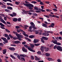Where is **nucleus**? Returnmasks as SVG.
I'll list each match as a JSON object with an SVG mask.
<instances>
[{
  "instance_id": "052dcab7",
  "label": "nucleus",
  "mask_w": 62,
  "mask_h": 62,
  "mask_svg": "<svg viewBox=\"0 0 62 62\" xmlns=\"http://www.w3.org/2000/svg\"><path fill=\"white\" fill-rule=\"evenodd\" d=\"M45 3L46 4H49L50 3V2H49V1H46L45 2Z\"/></svg>"
},
{
  "instance_id": "6e6d98bb",
  "label": "nucleus",
  "mask_w": 62,
  "mask_h": 62,
  "mask_svg": "<svg viewBox=\"0 0 62 62\" xmlns=\"http://www.w3.org/2000/svg\"><path fill=\"white\" fill-rule=\"evenodd\" d=\"M46 10L47 11H49V12H50V11H52V10H50L48 9H46Z\"/></svg>"
},
{
  "instance_id": "5701e85b",
  "label": "nucleus",
  "mask_w": 62,
  "mask_h": 62,
  "mask_svg": "<svg viewBox=\"0 0 62 62\" xmlns=\"http://www.w3.org/2000/svg\"><path fill=\"white\" fill-rule=\"evenodd\" d=\"M54 23H52L51 24V26L52 28H54Z\"/></svg>"
},
{
  "instance_id": "aec40b11",
  "label": "nucleus",
  "mask_w": 62,
  "mask_h": 62,
  "mask_svg": "<svg viewBox=\"0 0 62 62\" xmlns=\"http://www.w3.org/2000/svg\"><path fill=\"white\" fill-rule=\"evenodd\" d=\"M2 1H4V2H7V1L10 2H12V1H11V0H2Z\"/></svg>"
},
{
  "instance_id": "680f3d73",
  "label": "nucleus",
  "mask_w": 62,
  "mask_h": 62,
  "mask_svg": "<svg viewBox=\"0 0 62 62\" xmlns=\"http://www.w3.org/2000/svg\"><path fill=\"white\" fill-rule=\"evenodd\" d=\"M11 46H16V45L14 44H11Z\"/></svg>"
},
{
  "instance_id": "473e14b6",
  "label": "nucleus",
  "mask_w": 62,
  "mask_h": 62,
  "mask_svg": "<svg viewBox=\"0 0 62 62\" xmlns=\"http://www.w3.org/2000/svg\"><path fill=\"white\" fill-rule=\"evenodd\" d=\"M39 32L37 30L35 31V33L36 34H38Z\"/></svg>"
},
{
  "instance_id": "393cba45",
  "label": "nucleus",
  "mask_w": 62,
  "mask_h": 62,
  "mask_svg": "<svg viewBox=\"0 0 62 62\" xmlns=\"http://www.w3.org/2000/svg\"><path fill=\"white\" fill-rule=\"evenodd\" d=\"M14 42L15 43H16V44H17L19 43H20V42L19 41H15Z\"/></svg>"
},
{
  "instance_id": "774afa93",
  "label": "nucleus",
  "mask_w": 62,
  "mask_h": 62,
  "mask_svg": "<svg viewBox=\"0 0 62 62\" xmlns=\"http://www.w3.org/2000/svg\"><path fill=\"white\" fill-rule=\"evenodd\" d=\"M15 3H16V5H18L19 4V3L18 2H17V1H16L15 2Z\"/></svg>"
},
{
  "instance_id": "8fccbe9b",
  "label": "nucleus",
  "mask_w": 62,
  "mask_h": 62,
  "mask_svg": "<svg viewBox=\"0 0 62 62\" xmlns=\"http://www.w3.org/2000/svg\"><path fill=\"white\" fill-rule=\"evenodd\" d=\"M15 28L17 29H19L20 28V26H16L15 27Z\"/></svg>"
},
{
  "instance_id": "2eb2a0df",
  "label": "nucleus",
  "mask_w": 62,
  "mask_h": 62,
  "mask_svg": "<svg viewBox=\"0 0 62 62\" xmlns=\"http://www.w3.org/2000/svg\"><path fill=\"white\" fill-rule=\"evenodd\" d=\"M47 59L48 60L50 61H53L54 60L52 58H47Z\"/></svg>"
},
{
  "instance_id": "4d7b16f0",
  "label": "nucleus",
  "mask_w": 62,
  "mask_h": 62,
  "mask_svg": "<svg viewBox=\"0 0 62 62\" xmlns=\"http://www.w3.org/2000/svg\"><path fill=\"white\" fill-rule=\"evenodd\" d=\"M17 32L18 33H19L20 32V29H17Z\"/></svg>"
},
{
  "instance_id": "e2e57ef3",
  "label": "nucleus",
  "mask_w": 62,
  "mask_h": 62,
  "mask_svg": "<svg viewBox=\"0 0 62 62\" xmlns=\"http://www.w3.org/2000/svg\"><path fill=\"white\" fill-rule=\"evenodd\" d=\"M4 41L5 42H6V43H8V41L7 39H6Z\"/></svg>"
},
{
  "instance_id": "de8ad7c7",
  "label": "nucleus",
  "mask_w": 62,
  "mask_h": 62,
  "mask_svg": "<svg viewBox=\"0 0 62 62\" xmlns=\"http://www.w3.org/2000/svg\"><path fill=\"white\" fill-rule=\"evenodd\" d=\"M13 14L14 15V16H16V14L15 13H13Z\"/></svg>"
},
{
  "instance_id": "c85d7f7f",
  "label": "nucleus",
  "mask_w": 62,
  "mask_h": 62,
  "mask_svg": "<svg viewBox=\"0 0 62 62\" xmlns=\"http://www.w3.org/2000/svg\"><path fill=\"white\" fill-rule=\"evenodd\" d=\"M35 12L37 13H40L41 12V11L36 10L35 11Z\"/></svg>"
},
{
  "instance_id": "4468645a",
  "label": "nucleus",
  "mask_w": 62,
  "mask_h": 62,
  "mask_svg": "<svg viewBox=\"0 0 62 62\" xmlns=\"http://www.w3.org/2000/svg\"><path fill=\"white\" fill-rule=\"evenodd\" d=\"M1 22H2L3 23H4V24H7V23H6V22L3 19H1Z\"/></svg>"
},
{
  "instance_id": "f704fd0d",
  "label": "nucleus",
  "mask_w": 62,
  "mask_h": 62,
  "mask_svg": "<svg viewBox=\"0 0 62 62\" xmlns=\"http://www.w3.org/2000/svg\"><path fill=\"white\" fill-rule=\"evenodd\" d=\"M34 37L33 35H31L29 36V38H31V39H32Z\"/></svg>"
},
{
  "instance_id": "ddd939ff",
  "label": "nucleus",
  "mask_w": 62,
  "mask_h": 62,
  "mask_svg": "<svg viewBox=\"0 0 62 62\" xmlns=\"http://www.w3.org/2000/svg\"><path fill=\"white\" fill-rule=\"evenodd\" d=\"M42 26L44 27H45L46 28H48V26H47V25L45 23H43Z\"/></svg>"
},
{
  "instance_id": "ea45409f",
  "label": "nucleus",
  "mask_w": 62,
  "mask_h": 62,
  "mask_svg": "<svg viewBox=\"0 0 62 62\" xmlns=\"http://www.w3.org/2000/svg\"><path fill=\"white\" fill-rule=\"evenodd\" d=\"M31 59L32 60H34V56H31Z\"/></svg>"
},
{
  "instance_id": "f257e3e1",
  "label": "nucleus",
  "mask_w": 62,
  "mask_h": 62,
  "mask_svg": "<svg viewBox=\"0 0 62 62\" xmlns=\"http://www.w3.org/2000/svg\"><path fill=\"white\" fill-rule=\"evenodd\" d=\"M23 4L24 5V6L29 7L28 8L29 9H30L31 10V9H33V8H34V5L31 4L23 3ZM31 7H32V8Z\"/></svg>"
},
{
  "instance_id": "a19ab883",
  "label": "nucleus",
  "mask_w": 62,
  "mask_h": 62,
  "mask_svg": "<svg viewBox=\"0 0 62 62\" xmlns=\"http://www.w3.org/2000/svg\"><path fill=\"white\" fill-rule=\"evenodd\" d=\"M40 45V44H34V45L35 46H39Z\"/></svg>"
},
{
  "instance_id": "a18cd8bd",
  "label": "nucleus",
  "mask_w": 62,
  "mask_h": 62,
  "mask_svg": "<svg viewBox=\"0 0 62 62\" xmlns=\"http://www.w3.org/2000/svg\"><path fill=\"white\" fill-rule=\"evenodd\" d=\"M0 45L1 46H4V45L3 44V43H0Z\"/></svg>"
},
{
  "instance_id": "338daca9",
  "label": "nucleus",
  "mask_w": 62,
  "mask_h": 62,
  "mask_svg": "<svg viewBox=\"0 0 62 62\" xmlns=\"http://www.w3.org/2000/svg\"><path fill=\"white\" fill-rule=\"evenodd\" d=\"M22 44H26V42H22Z\"/></svg>"
},
{
  "instance_id": "dca6fc26",
  "label": "nucleus",
  "mask_w": 62,
  "mask_h": 62,
  "mask_svg": "<svg viewBox=\"0 0 62 62\" xmlns=\"http://www.w3.org/2000/svg\"><path fill=\"white\" fill-rule=\"evenodd\" d=\"M2 51L3 54H5L7 52V49H4L2 50Z\"/></svg>"
},
{
  "instance_id": "864d4df0",
  "label": "nucleus",
  "mask_w": 62,
  "mask_h": 62,
  "mask_svg": "<svg viewBox=\"0 0 62 62\" xmlns=\"http://www.w3.org/2000/svg\"><path fill=\"white\" fill-rule=\"evenodd\" d=\"M18 22H20V21H21V18H19L18 19Z\"/></svg>"
},
{
  "instance_id": "1a4fd4ad",
  "label": "nucleus",
  "mask_w": 62,
  "mask_h": 62,
  "mask_svg": "<svg viewBox=\"0 0 62 62\" xmlns=\"http://www.w3.org/2000/svg\"><path fill=\"white\" fill-rule=\"evenodd\" d=\"M42 34L43 36H48L49 35V34L47 32L44 33H42Z\"/></svg>"
},
{
  "instance_id": "cd10ccee",
  "label": "nucleus",
  "mask_w": 62,
  "mask_h": 62,
  "mask_svg": "<svg viewBox=\"0 0 62 62\" xmlns=\"http://www.w3.org/2000/svg\"><path fill=\"white\" fill-rule=\"evenodd\" d=\"M46 56H49L50 54L49 53H47L46 54Z\"/></svg>"
},
{
  "instance_id": "3c124183",
  "label": "nucleus",
  "mask_w": 62,
  "mask_h": 62,
  "mask_svg": "<svg viewBox=\"0 0 62 62\" xmlns=\"http://www.w3.org/2000/svg\"><path fill=\"white\" fill-rule=\"evenodd\" d=\"M33 15V16H38V14H37L35 13Z\"/></svg>"
},
{
  "instance_id": "0eeeda50",
  "label": "nucleus",
  "mask_w": 62,
  "mask_h": 62,
  "mask_svg": "<svg viewBox=\"0 0 62 62\" xmlns=\"http://www.w3.org/2000/svg\"><path fill=\"white\" fill-rule=\"evenodd\" d=\"M0 25L1 26L0 27L2 29H5V28L3 27L5 26V25L2 24V23H0Z\"/></svg>"
},
{
  "instance_id": "603ef678",
  "label": "nucleus",
  "mask_w": 62,
  "mask_h": 62,
  "mask_svg": "<svg viewBox=\"0 0 62 62\" xmlns=\"http://www.w3.org/2000/svg\"><path fill=\"white\" fill-rule=\"evenodd\" d=\"M40 5H44V3H43L42 2H40Z\"/></svg>"
},
{
  "instance_id": "2f4dec72",
  "label": "nucleus",
  "mask_w": 62,
  "mask_h": 62,
  "mask_svg": "<svg viewBox=\"0 0 62 62\" xmlns=\"http://www.w3.org/2000/svg\"><path fill=\"white\" fill-rule=\"evenodd\" d=\"M5 30L6 32H8V33H10V31H9L7 29H5Z\"/></svg>"
},
{
  "instance_id": "09e8293b",
  "label": "nucleus",
  "mask_w": 62,
  "mask_h": 62,
  "mask_svg": "<svg viewBox=\"0 0 62 62\" xmlns=\"http://www.w3.org/2000/svg\"><path fill=\"white\" fill-rule=\"evenodd\" d=\"M57 61L58 62H61V60L59 59L57 60Z\"/></svg>"
},
{
  "instance_id": "bb28decb",
  "label": "nucleus",
  "mask_w": 62,
  "mask_h": 62,
  "mask_svg": "<svg viewBox=\"0 0 62 62\" xmlns=\"http://www.w3.org/2000/svg\"><path fill=\"white\" fill-rule=\"evenodd\" d=\"M25 38L26 39H27V40H28V41H29L30 42L31 41V40H30V39L27 38Z\"/></svg>"
},
{
  "instance_id": "a211bd4d",
  "label": "nucleus",
  "mask_w": 62,
  "mask_h": 62,
  "mask_svg": "<svg viewBox=\"0 0 62 62\" xmlns=\"http://www.w3.org/2000/svg\"><path fill=\"white\" fill-rule=\"evenodd\" d=\"M9 49L10 50H12V51H15V49L13 48L10 47L9 48Z\"/></svg>"
},
{
  "instance_id": "0e129e2a",
  "label": "nucleus",
  "mask_w": 62,
  "mask_h": 62,
  "mask_svg": "<svg viewBox=\"0 0 62 62\" xmlns=\"http://www.w3.org/2000/svg\"><path fill=\"white\" fill-rule=\"evenodd\" d=\"M7 39H8V40H9V39H10V38L8 36L7 37Z\"/></svg>"
},
{
  "instance_id": "4c0bfd02",
  "label": "nucleus",
  "mask_w": 62,
  "mask_h": 62,
  "mask_svg": "<svg viewBox=\"0 0 62 62\" xmlns=\"http://www.w3.org/2000/svg\"><path fill=\"white\" fill-rule=\"evenodd\" d=\"M23 60L24 61H25V59L21 57V58L20 60H22L23 61Z\"/></svg>"
},
{
  "instance_id": "72a5a7b5",
  "label": "nucleus",
  "mask_w": 62,
  "mask_h": 62,
  "mask_svg": "<svg viewBox=\"0 0 62 62\" xmlns=\"http://www.w3.org/2000/svg\"><path fill=\"white\" fill-rule=\"evenodd\" d=\"M1 39H3L4 41H5V40L6 39V38H4L3 37L1 38Z\"/></svg>"
},
{
  "instance_id": "f8f14e48",
  "label": "nucleus",
  "mask_w": 62,
  "mask_h": 62,
  "mask_svg": "<svg viewBox=\"0 0 62 62\" xmlns=\"http://www.w3.org/2000/svg\"><path fill=\"white\" fill-rule=\"evenodd\" d=\"M39 39H34V40L33 41V42L34 43H37V42H38L39 41Z\"/></svg>"
},
{
  "instance_id": "bf43d9fd",
  "label": "nucleus",
  "mask_w": 62,
  "mask_h": 62,
  "mask_svg": "<svg viewBox=\"0 0 62 62\" xmlns=\"http://www.w3.org/2000/svg\"><path fill=\"white\" fill-rule=\"evenodd\" d=\"M5 10L6 12H9V10L7 9H5Z\"/></svg>"
},
{
  "instance_id": "39448f33",
  "label": "nucleus",
  "mask_w": 62,
  "mask_h": 62,
  "mask_svg": "<svg viewBox=\"0 0 62 62\" xmlns=\"http://www.w3.org/2000/svg\"><path fill=\"white\" fill-rule=\"evenodd\" d=\"M16 36H17V38H18V39H21V38H23V36H22L21 35H20L19 34H16Z\"/></svg>"
},
{
  "instance_id": "58836bf2",
  "label": "nucleus",
  "mask_w": 62,
  "mask_h": 62,
  "mask_svg": "<svg viewBox=\"0 0 62 62\" xmlns=\"http://www.w3.org/2000/svg\"><path fill=\"white\" fill-rule=\"evenodd\" d=\"M23 12H24V13H25V14H27V13L26 11L25 10H23Z\"/></svg>"
},
{
  "instance_id": "c756f323",
  "label": "nucleus",
  "mask_w": 62,
  "mask_h": 62,
  "mask_svg": "<svg viewBox=\"0 0 62 62\" xmlns=\"http://www.w3.org/2000/svg\"><path fill=\"white\" fill-rule=\"evenodd\" d=\"M37 53L38 54H40V55L41 54V51H39L37 52Z\"/></svg>"
},
{
  "instance_id": "7ed1b4c3",
  "label": "nucleus",
  "mask_w": 62,
  "mask_h": 62,
  "mask_svg": "<svg viewBox=\"0 0 62 62\" xmlns=\"http://www.w3.org/2000/svg\"><path fill=\"white\" fill-rule=\"evenodd\" d=\"M30 24H31V26L32 27V28H33V29H37V28L35 27V25L33 22H31L30 23Z\"/></svg>"
},
{
  "instance_id": "20e7f679",
  "label": "nucleus",
  "mask_w": 62,
  "mask_h": 62,
  "mask_svg": "<svg viewBox=\"0 0 62 62\" xmlns=\"http://www.w3.org/2000/svg\"><path fill=\"white\" fill-rule=\"evenodd\" d=\"M52 42H53V43L54 44H56L57 45H61V43H57V40H55L54 41L52 40Z\"/></svg>"
},
{
  "instance_id": "c03bdc74",
  "label": "nucleus",
  "mask_w": 62,
  "mask_h": 62,
  "mask_svg": "<svg viewBox=\"0 0 62 62\" xmlns=\"http://www.w3.org/2000/svg\"><path fill=\"white\" fill-rule=\"evenodd\" d=\"M30 45L31 47H34L35 46L34 45L31 44H30Z\"/></svg>"
},
{
  "instance_id": "4be33fe9",
  "label": "nucleus",
  "mask_w": 62,
  "mask_h": 62,
  "mask_svg": "<svg viewBox=\"0 0 62 62\" xmlns=\"http://www.w3.org/2000/svg\"><path fill=\"white\" fill-rule=\"evenodd\" d=\"M13 21L14 22H17V20H18V19L17 18H14L13 19Z\"/></svg>"
},
{
  "instance_id": "6ab92c4d",
  "label": "nucleus",
  "mask_w": 62,
  "mask_h": 62,
  "mask_svg": "<svg viewBox=\"0 0 62 62\" xmlns=\"http://www.w3.org/2000/svg\"><path fill=\"white\" fill-rule=\"evenodd\" d=\"M42 39L44 40H48V38L47 37H42Z\"/></svg>"
},
{
  "instance_id": "9d476101",
  "label": "nucleus",
  "mask_w": 62,
  "mask_h": 62,
  "mask_svg": "<svg viewBox=\"0 0 62 62\" xmlns=\"http://www.w3.org/2000/svg\"><path fill=\"white\" fill-rule=\"evenodd\" d=\"M22 50L23 51V52H25V53H27V50L26 49H25L24 47H23L22 48Z\"/></svg>"
},
{
  "instance_id": "5fc2aeb1",
  "label": "nucleus",
  "mask_w": 62,
  "mask_h": 62,
  "mask_svg": "<svg viewBox=\"0 0 62 62\" xmlns=\"http://www.w3.org/2000/svg\"><path fill=\"white\" fill-rule=\"evenodd\" d=\"M33 28V27L32 26H30V27H29V29H32V28Z\"/></svg>"
},
{
  "instance_id": "69168bd1",
  "label": "nucleus",
  "mask_w": 62,
  "mask_h": 62,
  "mask_svg": "<svg viewBox=\"0 0 62 62\" xmlns=\"http://www.w3.org/2000/svg\"><path fill=\"white\" fill-rule=\"evenodd\" d=\"M22 32L23 34V35H24L26 34L25 32H24V31Z\"/></svg>"
},
{
  "instance_id": "423d86ee",
  "label": "nucleus",
  "mask_w": 62,
  "mask_h": 62,
  "mask_svg": "<svg viewBox=\"0 0 62 62\" xmlns=\"http://www.w3.org/2000/svg\"><path fill=\"white\" fill-rule=\"evenodd\" d=\"M32 48H33V47H28L27 48L29 50V51H31V52H35V50H33Z\"/></svg>"
},
{
  "instance_id": "9b49d317",
  "label": "nucleus",
  "mask_w": 62,
  "mask_h": 62,
  "mask_svg": "<svg viewBox=\"0 0 62 62\" xmlns=\"http://www.w3.org/2000/svg\"><path fill=\"white\" fill-rule=\"evenodd\" d=\"M13 39L15 40V39H19V40H20V41H21V38H17V37H13Z\"/></svg>"
},
{
  "instance_id": "f03ea898",
  "label": "nucleus",
  "mask_w": 62,
  "mask_h": 62,
  "mask_svg": "<svg viewBox=\"0 0 62 62\" xmlns=\"http://www.w3.org/2000/svg\"><path fill=\"white\" fill-rule=\"evenodd\" d=\"M40 50L42 52L44 51V50H45L46 52H48L49 51V48L46 47H41Z\"/></svg>"
},
{
  "instance_id": "7c9ffc66",
  "label": "nucleus",
  "mask_w": 62,
  "mask_h": 62,
  "mask_svg": "<svg viewBox=\"0 0 62 62\" xmlns=\"http://www.w3.org/2000/svg\"><path fill=\"white\" fill-rule=\"evenodd\" d=\"M17 57V58H18V59H19V60H21V57H20V55H18Z\"/></svg>"
},
{
  "instance_id": "f3484780",
  "label": "nucleus",
  "mask_w": 62,
  "mask_h": 62,
  "mask_svg": "<svg viewBox=\"0 0 62 62\" xmlns=\"http://www.w3.org/2000/svg\"><path fill=\"white\" fill-rule=\"evenodd\" d=\"M34 9H35V10H41V9H40V8H38V7H34Z\"/></svg>"
},
{
  "instance_id": "a878e982",
  "label": "nucleus",
  "mask_w": 62,
  "mask_h": 62,
  "mask_svg": "<svg viewBox=\"0 0 62 62\" xmlns=\"http://www.w3.org/2000/svg\"><path fill=\"white\" fill-rule=\"evenodd\" d=\"M10 56L11 57H12V58H14V59H16V58H15V57H14V56L13 55H10Z\"/></svg>"
},
{
  "instance_id": "b1692460",
  "label": "nucleus",
  "mask_w": 62,
  "mask_h": 62,
  "mask_svg": "<svg viewBox=\"0 0 62 62\" xmlns=\"http://www.w3.org/2000/svg\"><path fill=\"white\" fill-rule=\"evenodd\" d=\"M7 8L8 9H10V10H12L13 9L12 7L9 6L7 7Z\"/></svg>"
},
{
  "instance_id": "412c9836",
  "label": "nucleus",
  "mask_w": 62,
  "mask_h": 62,
  "mask_svg": "<svg viewBox=\"0 0 62 62\" xmlns=\"http://www.w3.org/2000/svg\"><path fill=\"white\" fill-rule=\"evenodd\" d=\"M35 60H40V58H38V57L36 56H35Z\"/></svg>"
},
{
  "instance_id": "49530a36",
  "label": "nucleus",
  "mask_w": 62,
  "mask_h": 62,
  "mask_svg": "<svg viewBox=\"0 0 62 62\" xmlns=\"http://www.w3.org/2000/svg\"><path fill=\"white\" fill-rule=\"evenodd\" d=\"M31 3H33L34 4H36V3H37V2L36 1H33L31 2Z\"/></svg>"
},
{
  "instance_id": "c9c22d12",
  "label": "nucleus",
  "mask_w": 62,
  "mask_h": 62,
  "mask_svg": "<svg viewBox=\"0 0 62 62\" xmlns=\"http://www.w3.org/2000/svg\"><path fill=\"white\" fill-rule=\"evenodd\" d=\"M41 39L42 42V43H44V42H44V41L43 40V39L42 38H41Z\"/></svg>"
},
{
  "instance_id": "13d9d810",
  "label": "nucleus",
  "mask_w": 62,
  "mask_h": 62,
  "mask_svg": "<svg viewBox=\"0 0 62 62\" xmlns=\"http://www.w3.org/2000/svg\"><path fill=\"white\" fill-rule=\"evenodd\" d=\"M28 31L30 32H32V29H30L28 30Z\"/></svg>"
},
{
  "instance_id": "6e6552de",
  "label": "nucleus",
  "mask_w": 62,
  "mask_h": 62,
  "mask_svg": "<svg viewBox=\"0 0 62 62\" xmlns=\"http://www.w3.org/2000/svg\"><path fill=\"white\" fill-rule=\"evenodd\" d=\"M56 48L60 51H62V48L60 47H56Z\"/></svg>"
},
{
  "instance_id": "37998d69",
  "label": "nucleus",
  "mask_w": 62,
  "mask_h": 62,
  "mask_svg": "<svg viewBox=\"0 0 62 62\" xmlns=\"http://www.w3.org/2000/svg\"><path fill=\"white\" fill-rule=\"evenodd\" d=\"M47 33H53V31H47Z\"/></svg>"
},
{
  "instance_id": "e433bc0d",
  "label": "nucleus",
  "mask_w": 62,
  "mask_h": 62,
  "mask_svg": "<svg viewBox=\"0 0 62 62\" xmlns=\"http://www.w3.org/2000/svg\"><path fill=\"white\" fill-rule=\"evenodd\" d=\"M9 37H10V38H13V36H12L10 34H9Z\"/></svg>"
},
{
  "instance_id": "79ce46f5",
  "label": "nucleus",
  "mask_w": 62,
  "mask_h": 62,
  "mask_svg": "<svg viewBox=\"0 0 62 62\" xmlns=\"http://www.w3.org/2000/svg\"><path fill=\"white\" fill-rule=\"evenodd\" d=\"M4 36L6 38H7V37L8 36V35L7 34H5Z\"/></svg>"
}]
</instances>
